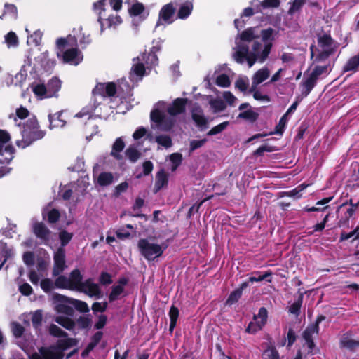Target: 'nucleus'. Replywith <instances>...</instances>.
I'll return each instance as SVG.
<instances>
[{"label":"nucleus","instance_id":"9d476101","mask_svg":"<svg viewBox=\"0 0 359 359\" xmlns=\"http://www.w3.org/2000/svg\"><path fill=\"white\" fill-rule=\"evenodd\" d=\"M137 245L141 255L148 261L159 257L165 249L162 245L149 239H140Z\"/></svg>","mask_w":359,"mask_h":359},{"label":"nucleus","instance_id":"c9c22d12","mask_svg":"<svg viewBox=\"0 0 359 359\" xmlns=\"http://www.w3.org/2000/svg\"><path fill=\"white\" fill-rule=\"evenodd\" d=\"M303 302V294H300L298 299L295 301L290 307L289 312L296 316H298L300 313V309Z\"/></svg>","mask_w":359,"mask_h":359},{"label":"nucleus","instance_id":"b1692460","mask_svg":"<svg viewBox=\"0 0 359 359\" xmlns=\"http://www.w3.org/2000/svg\"><path fill=\"white\" fill-rule=\"evenodd\" d=\"M71 283L72 290H79L83 283H82V276L78 269L72 271L69 277Z\"/></svg>","mask_w":359,"mask_h":359},{"label":"nucleus","instance_id":"58836bf2","mask_svg":"<svg viewBox=\"0 0 359 359\" xmlns=\"http://www.w3.org/2000/svg\"><path fill=\"white\" fill-rule=\"evenodd\" d=\"M216 84L223 88L229 87L231 84L229 76L225 73L218 75L216 78Z\"/></svg>","mask_w":359,"mask_h":359},{"label":"nucleus","instance_id":"423d86ee","mask_svg":"<svg viewBox=\"0 0 359 359\" xmlns=\"http://www.w3.org/2000/svg\"><path fill=\"white\" fill-rule=\"evenodd\" d=\"M22 140H18L16 144L19 147L25 148L33 142L42 139L45 132L39 129L38 121L34 116L29 117L20 128Z\"/></svg>","mask_w":359,"mask_h":359},{"label":"nucleus","instance_id":"de8ad7c7","mask_svg":"<svg viewBox=\"0 0 359 359\" xmlns=\"http://www.w3.org/2000/svg\"><path fill=\"white\" fill-rule=\"evenodd\" d=\"M229 123L228 121H224L215 127H213L210 131L208 132V135H217L224 130L226 128L229 126Z\"/></svg>","mask_w":359,"mask_h":359},{"label":"nucleus","instance_id":"37998d69","mask_svg":"<svg viewBox=\"0 0 359 359\" xmlns=\"http://www.w3.org/2000/svg\"><path fill=\"white\" fill-rule=\"evenodd\" d=\"M238 118H243L248 121H254L257 118V114L251 109H248L239 114Z\"/></svg>","mask_w":359,"mask_h":359},{"label":"nucleus","instance_id":"c756f323","mask_svg":"<svg viewBox=\"0 0 359 359\" xmlns=\"http://www.w3.org/2000/svg\"><path fill=\"white\" fill-rule=\"evenodd\" d=\"M29 116V111L22 107H20V108H18L16 109V114L15 115H11L10 118H13V120L18 127L21 126V122H18V118L20 119H24L26 117Z\"/></svg>","mask_w":359,"mask_h":359},{"label":"nucleus","instance_id":"13d9d810","mask_svg":"<svg viewBox=\"0 0 359 359\" xmlns=\"http://www.w3.org/2000/svg\"><path fill=\"white\" fill-rule=\"evenodd\" d=\"M106 21L107 22V26L109 27L112 26H116L118 25H120L122 22V20L121 17L118 15H109Z\"/></svg>","mask_w":359,"mask_h":359},{"label":"nucleus","instance_id":"4be33fe9","mask_svg":"<svg viewBox=\"0 0 359 359\" xmlns=\"http://www.w3.org/2000/svg\"><path fill=\"white\" fill-rule=\"evenodd\" d=\"M340 347L351 351L359 348V341L353 339L348 334H345L340 339Z\"/></svg>","mask_w":359,"mask_h":359},{"label":"nucleus","instance_id":"052dcab7","mask_svg":"<svg viewBox=\"0 0 359 359\" xmlns=\"http://www.w3.org/2000/svg\"><path fill=\"white\" fill-rule=\"evenodd\" d=\"M54 285L50 279H43L41 281V287L46 292L51 291L54 288Z\"/></svg>","mask_w":359,"mask_h":359},{"label":"nucleus","instance_id":"49530a36","mask_svg":"<svg viewBox=\"0 0 359 359\" xmlns=\"http://www.w3.org/2000/svg\"><path fill=\"white\" fill-rule=\"evenodd\" d=\"M170 160L172 162L171 170L175 171L177 168L180 165L182 157L180 154L175 153L170 156Z\"/></svg>","mask_w":359,"mask_h":359},{"label":"nucleus","instance_id":"e433bc0d","mask_svg":"<svg viewBox=\"0 0 359 359\" xmlns=\"http://www.w3.org/2000/svg\"><path fill=\"white\" fill-rule=\"evenodd\" d=\"M126 155L132 162H135L140 156V151L133 145L130 146L126 151Z\"/></svg>","mask_w":359,"mask_h":359},{"label":"nucleus","instance_id":"338daca9","mask_svg":"<svg viewBox=\"0 0 359 359\" xmlns=\"http://www.w3.org/2000/svg\"><path fill=\"white\" fill-rule=\"evenodd\" d=\"M260 4L264 8H277L280 5V0H264Z\"/></svg>","mask_w":359,"mask_h":359},{"label":"nucleus","instance_id":"2f4dec72","mask_svg":"<svg viewBox=\"0 0 359 359\" xmlns=\"http://www.w3.org/2000/svg\"><path fill=\"white\" fill-rule=\"evenodd\" d=\"M55 285L57 288L72 290L69 277L60 276L55 281Z\"/></svg>","mask_w":359,"mask_h":359},{"label":"nucleus","instance_id":"8fccbe9b","mask_svg":"<svg viewBox=\"0 0 359 359\" xmlns=\"http://www.w3.org/2000/svg\"><path fill=\"white\" fill-rule=\"evenodd\" d=\"M305 0H292V5L289 9V14L293 15L297 12L304 4Z\"/></svg>","mask_w":359,"mask_h":359},{"label":"nucleus","instance_id":"6ab92c4d","mask_svg":"<svg viewBox=\"0 0 359 359\" xmlns=\"http://www.w3.org/2000/svg\"><path fill=\"white\" fill-rule=\"evenodd\" d=\"M34 234L45 242L50 238V231L42 222H34L32 225Z\"/></svg>","mask_w":359,"mask_h":359},{"label":"nucleus","instance_id":"7c9ffc66","mask_svg":"<svg viewBox=\"0 0 359 359\" xmlns=\"http://www.w3.org/2000/svg\"><path fill=\"white\" fill-rule=\"evenodd\" d=\"M113 175L111 172H104L97 177V182L100 186H107L113 182Z\"/></svg>","mask_w":359,"mask_h":359},{"label":"nucleus","instance_id":"f3484780","mask_svg":"<svg viewBox=\"0 0 359 359\" xmlns=\"http://www.w3.org/2000/svg\"><path fill=\"white\" fill-rule=\"evenodd\" d=\"M90 297L100 298V290L97 284L93 283L91 280L85 281L79 290Z\"/></svg>","mask_w":359,"mask_h":359},{"label":"nucleus","instance_id":"20e7f679","mask_svg":"<svg viewBox=\"0 0 359 359\" xmlns=\"http://www.w3.org/2000/svg\"><path fill=\"white\" fill-rule=\"evenodd\" d=\"M159 48L153 47L149 53H143L133 60V66L129 74V78L133 83L142 80L145 74L158 65V57L155 53Z\"/></svg>","mask_w":359,"mask_h":359},{"label":"nucleus","instance_id":"f8f14e48","mask_svg":"<svg viewBox=\"0 0 359 359\" xmlns=\"http://www.w3.org/2000/svg\"><path fill=\"white\" fill-rule=\"evenodd\" d=\"M267 318V310L264 307L260 308L258 313L254 316L253 320L249 323L246 328V332L250 334H255L264 326L266 323Z\"/></svg>","mask_w":359,"mask_h":359},{"label":"nucleus","instance_id":"f257e3e1","mask_svg":"<svg viewBox=\"0 0 359 359\" xmlns=\"http://www.w3.org/2000/svg\"><path fill=\"white\" fill-rule=\"evenodd\" d=\"M273 29L259 30L251 27L243 31L235 39L232 56L234 60L252 67L256 62L263 63L268 57L272 46Z\"/></svg>","mask_w":359,"mask_h":359},{"label":"nucleus","instance_id":"bb28decb","mask_svg":"<svg viewBox=\"0 0 359 359\" xmlns=\"http://www.w3.org/2000/svg\"><path fill=\"white\" fill-rule=\"evenodd\" d=\"M359 67V54L348 60L343 67L344 72L355 71Z\"/></svg>","mask_w":359,"mask_h":359},{"label":"nucleus","instance_id":"c85d7f7f","mask_svg":"<svg viewBox=\"0 0 359 359\" xmlns=\"http://www.w3.org/2000/svg\"><path fill=\"white\" fill-rule=\"evenodd\" d=\"M192 9L193 4L191 1H187L184 2L179 10L178 17L181 19L187 18L190 15Z\"/></svg>","mask_w":359,"mask_h":359},{"label":"nucleus","instance_id":"72a5a7b5","mask_svg":"<svg viewBox=\"0 0 359 359\" xmlns=\"http://www.w3.org/2000/svg\"><path fill=\"white\" fill-rule=\"evenodd\" d=\"M6 15H9L13 19H16L18 16L17 8L13 4H6L4 6V11L2 15H0V18L3 19V17Z\"/></svg>","mask_w":359,"mask_h":359},{"label":"nucleus","instance_id":"0e129e2a","mask_svg":"<svg viewBox=\"0 0 359 359\" xmlns=\"http://www.w3.org/2000/svg\"><path fill=\"white\" fill-rule=\"evenodd\" d=\"M42 313L41 311H36L34 312L32 317V323L35 328H37L41 323Z\"/></svg>","mask_w":359,"mask_h":359},{"label":"nucleus","instance_id":"2eb2a0df","mask_svg":"<svg viewBox=\"0 0 359 359\" xmlns=\"http://www.w3.org/2000/svg\"><path fill=\"white\" fill-rule=\"evenodd\" d=\"M320 320V318H318L315 323L309 325L304 332L303 337L310 349H312L314 346L313 337L318 333V323Z\"/></svg>","mask_w":359,"mask_h":359},{"label":"nucleus","instance_id":"aec40b11","mask_svg":"<svg viewBox=\"0 0 359 359\" xmlns=\"http://www.w3.org/2000/svg\"><path fill=\"white\" fill-rule=\"evenodd\" d=\"M192 119L201 130L207 128L208 118L200 107H196L192 109Z\"/></svg>","mask_w":359,"mask_h":359},{"label":"nucleus","instance_id":"09e8293b","mask_svg":"<svg viewBox=\"0 0 359 359\" xmlns=\"http://www.w3.org/2000/svg\"><path fill=\"white\" fill-rule=\"evenodd\" d=\"M11 327L12 332L15 337L18 338L22 335L24 332V327L20 323L13 322Z\"/></svg>","mask_w":359,"mask_h":359},{"label":"nucleus","instance_id":"bf43d9fd","mask_svg":"<svg viewBox=\"0 0 359 359\" xmlns=\"http://www.w3.org/2000/svg\"><path fill=\"white\" fill-rule=\"evenodd\" d=\"M41 40V33L40 32H35L33 35L28 38L27 43L34 46H38Z\"/></svg>","mask_w":359,"mask_h":359},{"label":"nucleus","instance_id":"e2e57ef3","mask_svg":"<svg viewBox=\"0 0 359 359\" xmlns=\"http://www.w3.org/2000/svg\"><path fill=\"white\" fill-rule=\"evenodd\" d=\"M248 87V79L247 77L239 78L236 82V88L241 91H245Z\"/></svg>","mask_w":359,"mask_h":359},{"label":"nucleus","instance_id":"864d4df0","mask_svg":"<svg viewBox=\"0 0 359 359\" xmlns=\"http://www.w3.org/2000/svg\"><path fill=\"white\" fill-rule=\"evenodd\" d=\"M288 119H289V116L287 115V114H285L282 118H280V120L279 121V123L278 124V126H276V133L277 134H282L283 133V131L288 121Z\"/></svg>","mask_w":359,"mask_h":359},{"label":"nucleus","instance_id":"1a4fd4ad","mask_svg":"<svg viewBox=\"0 0 359 359\" xmlns=\"http://www.w3.org/2000/svg\"><path fill=\"white\" fill-rule=\"evenodd\" d=\"M54 300L57 302L55 309L58 313H63L67 316H57L55 321L67 330H72L74 326V321L69 318L73 314V309L68 305L71 299L63 295L56 294L53 296Z\"/></svg>","mask_w":359,"mask_h":359},{"label":"nucleus","instance_id":"c03bdc74","mask_svg":"<svg viewBox=\"0 0 359 359\" xmlns=\"http://www.w3.org/2000/svg\"><path fill=\"white\" fill-rule=\"evenodd\" d=\"M46 214H47V215H48V219L49 222H51V223L55 222L60 217V213H59L58 210L56 209H52L50 210L46 209L43 212V217H45Z\"/></svg>","mask_w":359,"mask_h":359},{"label":"nucleus","instance_id":"a878e982","mask_svg":"<svg viewBox=\"0 0 359 359\" xmlns=\"http://www.w3.org/2000/svg\"><path fill=\"white\" fill-rule=\"evenodd\" d=\"M125 147V143L122 139V137H118L112 146V150L111 151V156H112L116 159H121V152L123 151Z\"/></svg>","mask_w":359,"mask_h":359},{"label":"nucleus","instance_id":"774afa93","mask_svg":"<svg viewBox=\"0 0 359 359\" xmlns=\"http://www.w3.org/2000/svg\"><path fill=\"white\" fill-rule=\"evenodd\" d=\"M72 234L65 231H62L60 233V239L62 246L66 245L72 239Z\"/></svg>","mask_w":359,"mask_h":359},{"label":"nucleus","instance_id":"473e14b6","mask_svg":"<svg viewBox=\"0 0 359 359\" xmlns=\"http://www.w3.org/2000/svg\"><path fill=\"white\" fill-rule=\"evenodd\" d=\"M73 37L76 39V41L79 40L80 45L82 46V48H85L91 41L90 35H86L84 33H83L82 28H79V33L76 34V36Z\"/></svg>","mask_w":359,"mask_h":359},{"label":"nucleus","instance_id":"a211bd4d","mask_svg":"<svg viewBox=\"0 0 359 359\" xmlns=\"http://www.w3.org/2000/svg\"><path fill=\"white\" fill-rule=\"evenodd\" d=\"M270 75V71L267 67H263L257 71L252 78L251 90L257 89V86L266 80Z\"/></svg>","mask_w":359,"mask_h":359},{"label":"nucleus","instance_id":"7ed1b4c3","mask_svg":"<svg viewBox=\"0 0 359 359\" xmlns=\"http://www.w3.org/2000/svg\"><path fill=\"white\" fill-rule=\"evenodd\" d=\"M339 43L333 40L330 35L322 34L318 37L316 48L311 47V58L313 63L332 62L337 58Z\"/></svg>","mask_w":359,"mask_h":359},{"label":"nucleus","instance_id":"4c0bfd02","mask_svg":"<svg viewBox=\"0 0 359 359\" xmlns=\"http://www.w3.org/2000/svg\"><path fill=\"white\" fill-rule=\"evenodd\" d=\"M69 302L70 304L74 306L78 311L81 312L86 313L90 310L88 304L85 302L71 299Z\"/></svg>","mask_w":359,"mask_h":359},{"label":"nucleus","instance_id":"412c9836","mask_svg":"<svg viewBox=\"0 0 359 359\" xmlns=\"http://www.w3.org/2000/svg\"><path fill=\"white\" fill-rule=\"evenodd\" d=\"M127 279L125 278H120L117 284L112 287L111 292L109 294V299L110 302H113L118 299L120 295L123 293L124 287L127 284Z\"/></svg>","mask_w":359,"mask_h":359},{"label":"nucleus","instance_id":"a19ab883","mask_svg":"<svg viewBox=\"0 0 359 359\" xmlns=\"http://www.w3.org/2000/svg\"><path fill=\"white\" fill-rule=\"evenodd\" d=\"M146 135L147 138L149 139L150 141L152 140L151 136L149 134H147V129L141 126L135 130V131L133 134V137L135 140H138Z\"/></svg>","mask_w":359,"mask_h":359},{"label":"nucleus","instance_id":"9b49d317","mask_svg":"<svg viewBox=\"0 0 359 359\" xmlns=\"http://www.w3.org/2000/svg\"><path fill=\"white\" fill-rule=\"evenodd\" d=\"M14 148L11 143L9 133L0 130V156H4L3 162L9 163L13 158Z\"/></svg>","mask_w":359,"mask_h":359},{"label":"nucleus","instance_id":"0eeeda50","mask_svg":"<svg viewBox=\"0 0 359 359\" xmlns=\"http://www.w3.org/2000/svg\"><path fill=\"white\" fill-rule=\"evenodd\" d=\"M313 65L315 63L313 62ZM334 63L332 62H320L316 63V66L311 72L305 76L304 79L302 81V94L306 97L316 85L317 81L321 76H326L332 70Z\"/></svg>","mask_w":359,"mask_h":359},{"label":"nucleus","instance_id":"dca6fc26","mask_svg":"<svg viewBox=\"0 0 359 359\" xmlns=\"http://www.w3.org/2000/svg\"><path fill=\"white\" fill-rule=\"evenodd\" d=\"M175 12V8L172 4L165 5L161 10L159 13V20L156 27H158L161 24H170L172 20V18Z\"/></svg>","mask_w":359,"mask_h":359},{"label":"nucleus","instance_id":"79ce46f5","mask_svg":"<svg viewBox=\"0 0 359 359\" xmlns=\"http://www.w3.org/2000/svg\"><path fill=\"white\" fill-rule=\"evenodd\" d=\"M156 142L165 148H168L172 145V141L168 135H161L156 137Z\"/></svg>","mask_w":359,"mask_h":359},{"label":"nucleus","instance_id":"5fc2aeb1","mask_svg":"<svg viewBox=\"0 0 359 359\" xmlns=\"http://www.w3.org/2000/svg\"><path fill=\"white\" fill-rule=\"evenodd\" d=\"M307 187V185H305L304 184L299 185V187H297V188L288 191L287 193V195L288 196H290V197H294L295 198H299L301 197V194L300 192L302 191H303L304 189H306Z\"/></svg>","mask_w":359,"mask_h":359},{"label":"nucleus","instance_id":"ea45409f","mask_svg":"<svg viewBox=\"0 0 359 359\" xmlns=\"http://www.w3.org/2000/svg\"><path fill=\"white\" fill-rule=\"evenodd\" d=\"M209 104L215 112L223 111L226 108L224 102L219 99H212Z\"/></svg>","mask_w":359,"mask_h":359},{"label":"nucleus","instance_id":"393cba45","mask_svg":"<svg viewBox=\"0 0 359 359\" xmlns=\"http://www.w3.org/2000/svg\"><path fill=\"white\" fill-rule=\"evenodd\" d=\"M168 182V175L163 170L158 172L156 176V182L154 186L155 192L158 191L161 188L166 186Z\"/></svg>","mask_w":359,"mask_h":359},{"label":"nucleus","instance_id":"a18cd8bd","mask_svg":"<svg viewBox=\"0 0 359 359\" xmlns=\"http://www.w3.org/2000/svg\"><path fill=\"white\" fill-rule=\"evenodd\" d=\"M241 295H242L241 290L236 289V290L233 291L230 294L229 297H228V299L226 302V304L231 306V305L236 303L238 301V299L241 298Z\"/></svg>","mask_w":359,"mask_h":359},{"label":"nucleus","instance_id":"603ef678","mask_svg":"<svg viewBox=\"0 0 359 359\" xmlns=\"http://www.w3.org/2000/svg\"><path fill=\"white\" fill-rule=\"evenodd\" d=\"M207 142V139L203 138L201 140H193L190 142V149L189 153L193 152L194 150L203 147L205 142Z\"/></svg>","mask_w":359,"mask_h":359},{"label":"nucleus","instance_id":"39448f33","mask_svg":"<svg viewBox=\"0 0 359 359\" xmlns=\"http://www.w3.org/2000/svg\"><path fill=\"white\" fill-rule=\"evenodd\" d=\"M57 55L65 63L78 65L83 59V53L76 45V39L72 36L57 40Z\"/></svg>","mask_w":359,"mask_h":359},{"label":"nucleus","instance_id":"ddd939ff","mask_svg":"<svg viewBox=\"0 0 359 359\" xmlns=\"http://www.w3.org/2000/svg\"><path fill=\"white\" fill-rule=\"evenodd\" d=\"M116 87L114 83H98L93 90L94 96L100 95L102 98L112 97L116 94Z\"/></svg>","mask_w":359,"mask_h":359},{"label":"nucleus","instance_id":"f704fd0d","mask_svg":"<svg viewBox=\"0 0 359 359\" xmlns=\"http://www.w3.org/2000/svg\"><path fill=\"white\" fill-rule=\"evenodd\" d=\"M263 359H280L278 351L275 347L269 346L262 353Z\"/></svg>","mask_w":359,"mask_h":359},{"label":"nucleus","instance_id":"f03ea898","mask_svg":"<svg viewBox=\"0 0 359 359\" xmlns=\"http://www.w3.org/2000/svg\"><path fill=\"white\" fill-rule=\"evenodd\" d=\"M185 104L186 100L183 98L176 99L168 108L165 102H158L151 112V119L159 129L169 130L174 123V116L184 111Z\"/></svg>","mask_w":359,"mask_h":359},{"label":"nucleus","instance_id":"4468645a","mask_svg":"<svg viewBox=\"0 0 359 359\" xmlns=\"http://www.w3.org/2000/svg\"><path fill=\"white\" fill-rule=\"evenodd\" d=\"M53 276L60 274L67 267L65 264V252L63 248H60L54 255Z\"/></svg>","mask_w":359,"mask_h":359},{"label":"nucleus","instance_id":"5701e85b","mask_svg":"<svg viewBox=\"0 0 359 359\" xmlns=\"http://www.w3.org/2000/svg\"><path fill=\"white\" fill-rule=\"evenodd\" d=\"M63 111H60L54 114H50L48 115V121L50 123V129L56 128H62L65 126L66 121L61 118Z\"/></svg>","mask_w":359,"mask_h":359},{"label":"nucleus","instance_id":"3c124183","mask_svg":"<svg viewBox=\"0 0 359 359\" xmlns=\"http://www.w3.org/2000/svg\"><path fill=\"white\" fill-rule=\"evenodd\" d=\"M49 332L51 335L56 337H63L66 336V333L57 325L52 324L49 327Z\"/></svg>","mask_w":359,"mask_h":359},{"label":"nucleus","instance_id":"4d7b16f0","mask_svg":"<svg viewBox=\"0 0 359 359\" xmlns=\"http://www.w3.org/2000/svg\"><path fill=\"white\" fill-rule=\"evenodd\" d=\"M359 237V228L355 229V230L349 232V233H342L341 234L340 240L346 241L350 238H353V239H356Z\"/></svg>","mask_w":359,"mask_h":359},{"label":"nucleus","instance_id":"cd10ccee","mask_svg":"<svg viewBox=\"0 0 359 359\" xmlns=\"http://www.w3.org/2000/svg\"><path fill=\"white\" fill-rule=\"evenodd\" d=\"M104 1H105V0H99L97 2L95 3L94 6H93L95 11L98 15V21L100 23L102 32L103 31V27L104 25V22H103V20H104L103 13L104 12L103 6H104Z\"/></svg>","mask_w":359,"mask_h":359},{"label":"nucleus","instance_id":"69168bd1","mask_svg":"<svg viewBox=\"0 0 359 359\" xmlns=\"http://www.w3.org/2000/svg\"><path fill=\"white\" fill-rule=\"evenodd\" d=\"M223 97L230 106H234L237 102V98L229 91H225Z\"/></svg>","mask_w":359,"mask_h":359},{"label":"nucleus","instance_id":"680f3d73","mask_svg":"<svg viewBox=\"0 0 359 359\" xmlns=\"http://www.w3.org/2000/svg\"><path fill=\"white\" fill-rule=\"evenodd\" d=\"M6 41L8 46H16L18 45V37L14 32H11L6 36Z\"/></svg>","mask_w":359,"mask_h":359},{"label":"nucleus","instance_id":"6e6d98bb","mask_svg":"<svg viewBox=\"0 0 359 359\" xmlns=\"http://www.w3.org/2000/svg\"><path fill=\"white\" fill-rule=\"evenodd\" d=\"M144 10V6L142 4L135 3L133 4L130 8L128 9L129 13L131 15H138L140 14Z\"/></svg>","mask_w":359,"mask_h":359},{"label":"nucleus","instance_id":"6e6552de","mask_svg":"<svg viewBox=\"0 0 359 359\" xmlns=\"http://www.w3.org/2000/svg\"><path fill=\"white\" fill-rule=\"evenodd\" d=\"M29 87L37 99L43 100L57 97L61 88V82L57 78L53 77L46 84L41 80L34 81Z\"/></svg>","mask_w":359,"mask_h":359}]
</instances>
